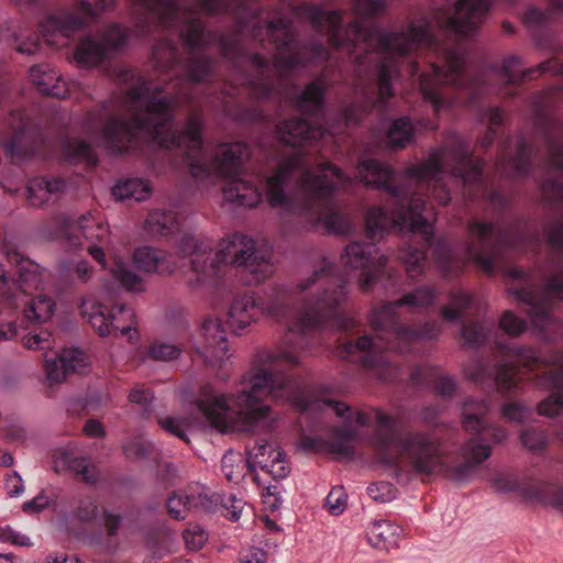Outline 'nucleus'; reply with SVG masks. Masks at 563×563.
Segmentation results:
<instances>
[{
    "instance_id": "obj_1",
    "label": "nucleus",
    "mask_w": 563,
    "mask_h": 563,
    "mask_svg": "<svg viewBox=\"0 0 563 563\" xmlns=\"http://www.w3.org/2000/svg\"><path fill=\"white\" fill-rule=\"evenodd\" d=\"M120 78L131 82L123 103L131 111L121 118L112 100H104L82 119L84 132L112 154H124L141 143L170 148L176 144V99L169 91L147 81L133 69H123Z\"/></svg>"
},
{
    "instance_id": "obj_2",
    "label": "nucleus",
    "mask_w": 563,
    "mask_h": 563,
    "mask_svg": "<svg viewBox=\"0 0 563 563\" xmlns=\"http://www.w3.org/2000/svg\"><path fill=\"white\" fill-rule=\"evenodd\" d=\"M241 384L243 387L230 396L217 391L210 383L200 389L197 406L208 422L221 433L233 430L236 417L242 431L253 432L261 426L271 428L273 410L265 398L301 406L300 386L289 374L253 368L242 377Z\"/></svg>"
},
{
    "instance_id": "obj_3",
    "label": "nucleus",
    "mask_w": 563,
    "mask_h": 563,
    "mask_svg": "<svg viewBox=\"0 0 563 563\" xmlns=\"http://www.w3.org/2000/svg\"><path fill=\"white\" fill-rule=\"evenodd\" d=\"M295 13L308 20L312 26L321 32L327 30L329 42L333 47H342L352 42L353 46L363 42L367 49H374L379 56L377 68L378 107L394 96L391 79L398 74V67L391 57L404 56L413 52L422 44H431V25L426 19L410 22L397 32H378L364 29L362 23L354 21L349 25L347 38H341L342 13L340 10L323 11L320 7L302 3L296 7Z\"/></svg>"
},
{
    "instance_id": "obj_4",
    "label": "nucleus",
    "mask_w": 563,
    "mask_h": 563,
    "mask_svg": "<svg viewBox=\"0 0 563 563\" xmlns=\"http://www.w3.org/2000/svg\"><path fill=\"white\" fill-rule=\"evenodd\" d=\"M18 5L32 7L40 0H13ZM140 11L133 30L137 37H147L157 31L172 32L176 25V0H132ZM115 0H77L78 10H58L40 23L43 38L52 45H65L66 40L82 29L88 20L110 9Z\"/></svg>"
},
{
    "instance_id": "obj_5",
    "label": "nucleus",
    "mask_w": 563,
    "mask_h": 563,
    "mask_svg": "<svg viewBox=\"0 0 563 563\" xmlns=\"http://www.w3.org/2000/svg\"><path fill=\"white\" fill-rule=\"evenodd\" d=\"M178 268L190 267L196 275L195 280H189L192 286L205 279L216 277L221 265H235L243 273L252 276V282L260 284L272 274L271 263L260 255L255 249L253 239L243 234H233L223 240L220 250L213 251L209 242L198 236L185 233L178 241Z\"/></svg>"
},
{
    "instance_id": "obj_6",
    "label": "nucleus",
    "mask_w": 563,
    "mask_h": 563,
    "mask_svg": "<svg viewBox=\"0 0 563 563\" xmlns=\"http://www.w3.org/2000/svg\"><path fill=\"white\" fill-rule=\"evenodd\" d=\"M405 175L417 183L432 184V196L439 205L446 206L451 201L448 188L441 184L444 175L459 180L463 187V195L473 199L479 196L495 201L499 194L487 192L483 185V163L473 157L466 144L454 137L451 144L433 151L422 163L405 170Z\"/></svg>"
},
{
    "instance_id": "obj_7",
    "label": "nucleus",
    "mask_w": 563,
    "mask_h": 563,
    "mask_svg": "<svg viewBox=\"0 0 563 563\" xmlns=\"http://www.w3.org/2000/svg\"><path fill=\"white\" fill-rule=\"evenodd\" d=\"M332 271L333 263L327 257H321L313 265L309 276L297 282L296 288L300 292L309 290L317 283L325 282V285L317 297L305 302L295 322L288 325V343L303 347V333L327 323H332L341 330L354 327V320L342 312L349 298L346 282L343 279L332 282Z\"/></svg>"
},
{
    "instance_id": "obj_8",
    "label": "nucleus",
    "mask_w": 563,
    "mask_h": 563,
    "mask_svg": "<svg viewBox=\"0 0 563 563\" xmlns=\"http://www.w3.org/2000/svg\"><path fill=\"white\" fill-rule=\"evenodd\" d=\"M335 183L346 185L351 178L330 163L308 169L305 158L295 154L266 178L265 197L272 208H288L299 195L313 200L328 199L335 190Z\"/></svg>"
},
{
    "instance_id": "obj_9",
    "label": "nucleus",
    "mask_w": 563,
    "mask_h": 563,
    "mask_svg": "<svg viewBox=\"0 0 563 563\" xmlns=\"http://www.w3.org/2000/svg\"><path fill=\"white\" fill-rule=\"evenodd\" d=\"M395 300L378 309L373 310L371 314V325L375 335H363L355 342L350 341L343 345L344 352L352 355L356 352L363 354L361 362L368 368L376 369L380 380L391 382L399 376V368L389 363L385 352L391 349H398V329H406L398 322L395 310L398 308Z\"/></svg>"
},
{
    "instance_id": "obj_10",
    "label": "nucleus",
    "mask_w": 563,
    "mask_h": 563,
    "mask_svg": "<svg viewBox=\"0 0 563 563\" xmlns=\"http://www.w3.org/2000/svg\"><path fill=\"white\" fill-rule=\"evenodd\" d=\"M357 178L366 186L388 192L395 198L401 210L394 216L393 222L407 228L411 233H421L428 243L432 238V225L422 216L424 199L421 195L410 194L406 188L393 185V172L384 163L365 159L357 166Z\"/></svg>"
},
{
    "instance_id": "obj_11",
    "label": "nucleus",
    "mask_w": 563,
    "mask_h": 563,
    "mask_svg": "<svg viewBox=\"0 0 563 563\" xmlns=\"http://www.w3.org/2000/svg\"><path fill=\"white\" fill-rule=\"evenodd\" d=\"M507 276L516 283L509 286L508 292L516 301L526 307L532 327L545 332L555 323L551 314L555 301H563V273L553 276L542 287H537L536 277L518 268L507 271Z\"/></svg>"
},
{
    "instance_id": "obj_12",
    "label": "nucleus",
    "mask_w": 563,
    "mask_h": 563,
    "mask_svg": "<svg viewBox=\"0 0 563 563\" xmlns=\"http://www.w3.org/2000/svg\"><path fill=\"white\" fill-rule=\"evenodd\" d=\"M266 32L269 41L275 44L279 53L275 55L273 65H269L260 54H253L250 57V62L256 71V78L251 81L252 93L257 99L271 96L275 88V81H279L288 71L300 65L297 56L283 54L284 49L290 47L295 36L289 20L269 21Z\"/></svg>"
},
{
    "instance_id": "obj_13",
    "label": "nucleus",
    "mask_w": 563,
    "mask_h": 563,
    "mask_svg": "<svg viewBox=\"0 0 563 563\" xmlns=\"http://www.w3.org/2000/svg\"><path fill=\"white\" fill-rule=\"evenodd\" d=\"M251 151L243 142L222 144L217 147L211 161L212 169L229 181L223 187V198L241 207L254 208L262 200V194L252 183L240 177Z\"/></svg>"
},
{
    "instance_id": "obj_14",
    "label": "nucleus",
    "mask_w": 563,
    "mask_h": 563,
    "mask_svg": "<svg viewBox=\"0 0 563 563\" xmlns=\"http://www.w3.org/2000/svg\"><path fill=\"white\" fill-rule=\"evenodd\" d=\"M444 69L437 64H431V73L420 76V91L423 99L429 101L435 111L443 106L441 88L444 85H453L457 88H476L478 79L474 77L466 62L464 52L453 48L443 53Z\"/></svg>"
},
{
    "instance_id": "obj_15",
    "label": "nucleus",
    "mask_w": 563,
    "mask_h": 563,
    "mask_svg": "<svg viewBox=\"0 0 563 563\" xmlns=\"http://www.w3.org/2000/svg\"><path fill=\"white\" fill-rule=\"evenodd\" d=\"M54 238L65 241L73 249L82 247L81 236L90 244L87 246L88 253L95 261L106 268V255L103 245L108 243L109 230L106 224L96 221L91 212L81 214L77 220L66 213L54 217Z\"/></svg>"
},
{
    "instance_id": "obj_16",
    "label": "nucleus",
    "mask_w": 563,
    "mask_h": 563,
    "mask_svg": "<svg viewBox=\"0 0 563 563\" xmlns=\"http://www.w3.org/2000/svg\"><path fill=\"white\" fill-rule=\"evenodd\" d=\"M510 355L530 372L544 366L555 368V372H545L541 379L542 385L555 391L538 404L537 411L540 416L548 418L561 415L563 412V352H553L542 358L531 347L516 346L510 350Z\"/></svg>"
},
{
    "instance_id": "obj_17",
    "label": "nucleus",
    "mask_w": 563,
    "mask_h": 563,
    "mask_svg": "<svg viewBox=\"0 0 563 563\" xmlns=\"http://www.w3.org/2000/svg\"><path fill=\"white\" fill-rule=\"evenodd\" d=\"M11 269L0 263V314L9 313L18 308L19 295H29L42 283L38 266L15 251L4 255Z\"/></svg>"
},
{
    "instance_id": "obj_18",
    "label": "nucleus",
    "mask_w": 563,
    "mask_h": 563,
    "mask_svg": "<svg viewBox=\"0 0 563 563\" xmlns=\"http://www.w3.org/2000/svg\"><path fill=\"white\" fill-rule=\"evenodd\" d=\"M395 446L410 470L418 475H431L443 465L442 443L434 433L409 431L399 435Z\"/></svg>"
},
{
    "instance_id": "obj_19",
    "label": "nucleus",
    "mask_w": 563,
    "mask_h": 563,
    "mask_svg": "<svg viewBox=\"0 0 563 563\" xmlns=\"http://www.w3.org/2000/svg\"><path fill=\"white\" fill-rule=\"evenodd\" d=\"M81 314L100 336L124 335L133 341L136 333V320L134 311L126 305H114L110 310L101 303L84 300L80 306Z\"/></svg>"
},
{
    "instance_id": "obj_20",
    "label": "nucleus",
    "mask_w": 563,
    "mask_h": 563,
    "mask_svg": "<svg viewBox=\"0 0 563 563\" xmlns=\"http://www.w3.org/2000/svg\"><path fill=\"white\" fill-rule=\"evenodd\" d=\"M128 38V33L122 26L110 25L99 37H84L75 49V59L84 67L97 66L111 53L123 48Z\"/></svg>"
},
{
    "instance_id": "obj_21",
    "label": "nucleus",
    "mask_w": 563,
    "mask_h": 563,
    "mask_svg": "<svg viewBox=\"0 0 563 563\" xmlns=\"http://www.w3.org/2000/svg\"><path fill=\"white\" fill-rule=\"evenodd\" d=\"M342 262L352 269H362L360 289L367 292L378 279L386 266L387 258L379 254L375 243L352 242L342 254Z\"/></svg>"
},
{
    "instance_id": "obj_22",
    "label": "nucleus",
    "mask_w": 563,
    "mask_h": 563,
    "mask_svg": "<svg viewBox=\"0 0 563 563\" xmlns=\"http://www.w3.org/2000/svg\"><path fill=\"white\" fill-rule=\"evenodd\" d=\"M201 330L206 345L203 349H197V353L212 367L223 368V372L218 374V377L227 382L231 376V371L227 368L231 353L222 322L217 318L206 319Z\"/></svg>"
},
{
    "instance_id": "obj_23",
    "label": "nucleus",
    "mask_w": 563,
    "mask_h": 563,
    "mask_svg": "<svg viewBox=\"0 0 563 563\" xmlns=\"http://www.w3.org/2000/svg\"><path fill=\"white\" fill-rule=\"evenodd\" d=\"M3 151L11 159L21 161L45 154L46 140L40 125L20 117V125L11 139L3 141Z\"/></svg>"
},
{
    "instance_id": "obj_24",
    "label": "nucleus",
    "mask_w": 563,
    "mask_h": 563,
    "mask_svg": "<svg viewBox=\"0 0 563 563\" xmlns=\"http://www.w3.org/2000/svg\"><path fill=\"white\" fill-rule=\"evenodd\" d=\"M202 120L199 115H191L183 132L178 131V156L184 153V163L190 167L194 177L209 173L207 158L201 140Z\"/></svg>"
},
{
    "instance_id": "obj_25",
    "label": "nucleus",
    "mask_w": 563,
    "mask_h": 563,
    "mask_svg": "<svg viewBox=\"0 0 563 563\" xmlns=\"http://www.w3.org/2000/svg\"><path fill=\"white\" fill-rule=\"evenodd\" d=\"M472 243L468 255L486 273L493 272V262L499 254L498 234L492 223L472 222L468 225Z\"/></svg>"
},
{
    "instance_id": "obj_26",
    "label": "nucleus",
    "mask_w": 563,
    "mask_h": 563,
    "mask_svg": "<svg viewBox=\"0 0 563 563\" xmlns=\"http://www.w3.org/2000/svg\"><path fill=\"white\" fill-rule=\"evenodd\" d=\"M55 311L54 300L46 295H38L25 303L16 321L0 322V340H11L18 334V327L36 330L47 322Z\"/></svg>"
},
{
    "instance_id": "obj_27",
    "label": "nucleus",
    "mask_w": 563,
    "mask_h": 563,
    "mask_svg": "<svg viewBox=\"0 0 563 563\" xmlns=\"http://www.w3.org/2000/svg\"><path fill=\"white\" fill-rule=\"evenodd\" d=\"M490 5L492 0H457L454 13L440 25L451 29L459 36H473L484 22Z\"/></svg>"
},
{
    "instance_id": "obj_28",
    "label": "nucleus",
    "mask_w": 563,
    "mask_h": 563,
    "mask_svg": "<svg viewBox=\"0 0 563 563\" xmlns=\"http://www.w3.org/2000/svg\"><path fill=\"white\" fill-rule=\"evenodd\" d=\"M261 317V296L246 292L233 298L228 311V324L234 334L241 335Z\"/></svg>"
},
{
    "instance_id": "obj_29",
    "label": "nucleus",
    "mask_w": 563,
    "mask_h": 563,
    "mask_svg": "<svg viewBox=\"0 0 563 563\" xmlns=\"http://www.w3.org/2000/svg\"><path fill=\"white\" fill-rule=\"evenodd\" d=\"M531 148L521 137L508 140L501 150L496 168L500 174L509 177L526 175L530 167Z\"/></svg>"
},
{
    "instance_id": "obj_30",
    "label": "nucleus",
    "mask_w": 563,
    "mask_h": 563,
    "mask_svg": "<svg viewBox=\"0 0 563 563\" xmlns=\"http://www.w3.org/2000/svg\"><path fill=\"white\" fill-rule=\"evenodd\" d=\"M99 515V506L92 497L78 498L71 510L65 516L67 532L78 540H86L88 538L87 526L95 523Z\"/></svg>"
},
{
    "instance_id": "obj_31",
    "label": "nucleus",
    "mask_w": 563,
    "mask_h": 563,
    "mask_svg": "<svg viewBox=\"0 0 563 563\" xmlns=\"http://www.w3.org/2000/svg\"><path fill=\"white\" fill-rule=\"evenodd\" d=\"M520 64L521 60L517 56H509L505 59L499 73L507 84H518L526 78H534L543 73L563 75V57L554 56L540 63L536 68H529L526 70L517 69Z\"/></svg>"
},
{
    "instance_id": "obj_32",
    "label": "nucleus",
    "mask_w": 563,
    "mask_h": 563,
    "mask_svg": "<svg viewBox=\"0 0 563 563\" xmlns=\"http://www.w3.org/2000/svg\"><path fill=\"white\" fill-rule=\"evenodd\" d=\"M85 354L79 349H64L60 354L49 357L45 354L44 367L51 383H59L69 373L81 372Z\"/></svg>"
},
{
    "instance_id": "obj_33",
    "label": "nucleus",
    "mask_w": 563,
    "mask_h": 563,
    "mask_svg": "<svg viewBox=\"0 0 563 563\" xmlns=\"http://www.w3.org/2000/svg\"><path fill=\"white\" fill-rule=\"evenodd\" d=\"M276 134L280 142L296 147L301 145L303 141L322 137L324 130L320 126H312L306 120L297 118L280 122L276 128Z\"/></svg>"
},
{
    "instance_id": "obj_34",
    "label": "nucleus",
    "mask_w": 563,
    "mask_h": 563,
    "mask_svg": "<svg viewBox=\"0 0 563 563\" xmlns=\"http://www.w3.org/2000/svg\"><path fill=\"white\" fill-rule=\"evenodd\" d=\"M66 189L63 178L34 177L26 186L27 200L33 207H42L58 199Z\"/></svg>"
},
{
    "instance_id": "obj_35",
    "label": "nucleus",
    "mask_w": 563,
    "mask_h": 563,
    "mask_svg": "<svg viewBox=\"0 0 563 563\" xmlns=\"http://www.w3.org/2000/svg\"><path fill=\"white\" fill-rule=\"evenodd\" d=\"M30 78L38 91L44 95L65 98L68 93L66 82L54 68L48 65H34L30 69Z\"/></svg>"
},
{
    "instance_id": "obj_36",
    "label": "nucleus",
    "mask_w": 563,
    "mask_h": 563,
    "mask_svg": "<svg viewBox=\"0 0 563 563\" xmlns=\"http://www.w3.org/2000/svg\"><path fill=\"white\" fill-rule=\"evenodd\" d=\"M178 503L188 507V509L212 511L220 503V497L216 494H209L199 483H191L181 494H178Z\"/></svg>"
},
{
    "instance_id": "obj_37",
    "label": "nucleus",
    "mask_w": 563,
    "mask_h": 563,
    "mask_svg": "<svg viewBox=\"0 0 563 563\" xmlns=\"http://www.w3.org/2000/svg\"><path fill=\"white\" fill-rule=\"evenodd\" d=\"M401 529L399 526L388 521L380 520L371 523L367 527L366 536L368 542L377 549L389 551L395 548Z\"/></svg>"
},
{
    "instance_id": "obj_38",
    "label": "nucleus",
    "mask_w": 563,
    "mask_h": 563,
    "mask_svg": "<svg viewBox=\"0 0 563 563\" xmlns=\"http://www.w3.org/2000/svg\"><path fill=\"white\" fill-rule=\"evenodd\" d=\"M462 423L467 432L479 433L483 430L484 417L489 412L486 400L466 399L462 405Z\"/></svg>"
},
{
    "instance_id": "obj_39",
    "label": "nucleus",
    "mask_w": 563,
    "mask_h": 563,
    "mask_svg": "<svg viewBox=\"0 0 563 563\" xmlns=\"http://www.w3.org/2000/svg\"><path fill=\"white\" fill-rule=\"evenodd\" d=\"M439 290L431 285H421L395 300V305L419 311L431 307L439 297Z\"/></svg>"
},
{
    "instance_id": "obj_40",
    "label": "nucleus",
    "mask_w": 563,
    "mask_h": 563,
    "mask_svg": "<svg viewBox=\"0 0 563 563\" xmlns=\"http://www.w3.org/2000/svg\"><path fill=\"white\" fill-rule=\"evenodd\" d=\"M151 192L150 184L141 178L120 180L112 188L113 196L119 200L134 199L136 201H144L151 196Z\"/></svg>"
},
{
    "instance_id": "obj_41",
    "label": "nucleus",
    "mask_w": 563,
    "mask_h": 563,
    "mask_svg": "<svg viewBox=\"0 0 563 563\" xmlns=\"http://www.w3.org/2000/svg\"><path fill=\"white\" fill-rule=\"evenodd\" d=\"M545 137L548 142V166L563 173V125L551 123Z\"/></svg>"
},
{
    "instance_id": "obj_42",
    "label": "nucleus",
    "mask_w": 563,
    "mask_h": 563,
    "mask_svg": "<svg viewBox=\"0 0 563 563\" xmlns=\"http://www.w3.org/2000/svg\"><path fill=\"white\" fill-rule=\"evenodd\" d=\"M324 101V86L322 81L310 82L297 99L298 110L305 114H316Z\"/></svg>"
},
{
    "instance_id": "obj_43",
    "label": "nucleus",
    "mask_w": 563,
    "mask_h": 563,
    "mask_svg": "<svg viewBox=\"0 0 563 563\" xmlns=\"http://www.w3.org/2000/svg\"><path fill=\"white\" fill-rule=\"evenodd\" d=\"M63 151L71 163H85L88 166H95L98 163L96 151L86 141L69 139L64 143Z\"/></svg>"
},
{
    "instance_id": "obj_44",
    "label": "nucleus",
    "mask_w": 563,
    "mask_h": 563,
    "mask_svg": "<svg viewBox=\"0 0 563 563\" xmlns=\"http://www.w3.org/2000/svg\"><path fill=\"white\" fill-rule=\"evenodd\" d=\"M441 325L434 322H427L420 329H398V350L405 351L407 345L421 339H434L441 333Z\"/></svg>"
},
{
    "instance_id": "obj_45",
    "label": "nucleus",
    "mask_w": 563,
    "mask_h": 563,
    "mask_svg": "<svg viewBox=\"0 0 563 563\" xmlns=\"http://www.w3.org/2000/svg\"><path fill=\"white\" fill-rule=\"evenodd\" d=\"M176 225L174 211L153 210L146 219V228L152 234L169 235Z\"/></svg>"
},
{
    "instance_id": "obj_46",
    "label": "nucleus",
    "mask_w": 563,
    "mask_h": 563,
    "mask_svg": "<svg viewBox=\"0 0 563 563\" xmlns=\"http://www.w3.org/2000/svg\"><path fill=\"white\" fill-rule=\"evenodd\" d=\"M376 420L379 429L375 433V442L383 449H389L397 444L399 437L395 431V419L379 410L376 411Z\"/></svg>"
},
{
    "instance_id": "obj_47",
    "label": "nucleus",
    "mask_w": 563,
    "mask_h": 563,
    "mask_svg": "<svg viewBox=\"0 0 563 563\" xmlns=\"http://www.w3.org/2000/svg\"><path fill=\"white\" fill-rule=\"evenodd\" d=\"M412 139V125L407 118L395 120L387 132V144L391 148L405 147Z\"/></svg>"
},
{
    "instance_id": "obj_48",
    "label": "nucleus",
    "mask_w": 563,
    "mask_h": 563,
    "mask_svg": "<svg viewBox=\"0 0 563 563\" xmlns=\"http://www.w3.org/2000/svg\"><path fill=\"white\" fill-rule=\"evenodd\" d=\"M550 8L545 11L531 8L523 18L528 27H539L554 19V15L563 13V0H550Z\"/></svg>"
},
{
    "instance_id": "obj_49",
    "label": "nucleus",
    "mask_w": 563,
    "mask_h": 563,
    "mask_svg": "<svg viewBox=\"0 0 563 563\" xmlns=\"http://www.w3.org/2000/svg\"><path fill=\"white\" fill-rule=\"evenodd\" d=\"M133 260L136 267L145 272H162L164 269L159 252L148 246L137 247L134 251Z\"/></svg>"
},
{
    "instance_id": "obj_50",
    "label": "nucleus",
    "mask_w": 563,
    "mask_h": 563,
    "mask_svg": "<svg viewBox=\"0 0 563 563\" xmlns=\"http://www.w3.org/2000/svg\"><path fill=\"white\" fill-rule=\"evenodd\" d=\"M461 455L479 467L483 462L490 457L492 446L484 443L482 438H472L461 449Z\"/></svg>"
},
{
    "instance_id": "obj_51",
    "label": "nucleus",
    "mask_w": 563,
    "mask_h": 563,
    "mask_svg": "<svg viewBox=\"0 0 563 563\" xmlns=\"http://www.w3.org/2000/svg\"><path fill=\"white\" fill-rule=\"evenodd\" d=\"M260 460L258 467H261L265 473L272 475L275 479H283L290 472V467L285 460V455L279 449L277 452H272L271 455H267V459Z\"/></svg>"
},
{
    "instance_id": "obj_52",
    "label": "nucleus",
    "mask_w": 563,
    "mask_h": 563,
    "mask_svg": "<svg viewBox=\"0 0 563 563\" xmlns=\"http://www.w3.org/2000/svg\"><path fill=\"white\" fill-rule=\"evenodd\" d=\"M111 273L113 277L128 290L139 291L142 289L141 278L129 268L128 263L122 258L114 261L111 267Z\"/></svg>"
},
{
    "instance_id": "obj_53",
    "label": "nucleus",
    "mask_w": 563,
    "mask_h": 563,
    "mask_svg": "<svg viewBox=\"0 0 563 563\" xmlns=\"http://www.w3.org/2000/svg\"><path fill=\"white\" fill-rule=\"evenodd\" d=\"M178 31H180L181 36L185 38L186 46L190 49L201 46L208 42L207 38L213 37L212 34L206 33L202 24L197 20H192L186 25L178 24Z\"/></svg>"
},
{
    "instance_id": "obj_54",
    "label": "nucleus",
    "mask_w": 563,
    "mask_h": 563,
    "mask_svg": "<svg viewBox=\"0 0 563 563\" xmlns=\"http://www.w3.org/2000/svg\"><path fill=\"white\" fill-rule=\"evenodd\" d=\"M355 431L352 429H339L334 432L333 439L329 442V450L341 457L351 459L354 454L351 445Z\"/></svg>"
},
{
    "instance_id": "obj_55",
    "label": "nucleus",
    "mask_w": 563,
    "mask_h": 563,
    "mask_svg": "<svg viewBox=\"0 0 563 563\" xmlns=\"http://www.w3.org/2000/svg\"><path fill=\"white\" fill-rule=\"evenodd\" d=\"M399 256L406 265L407 274L410 278L415 279L422 274V266L426 260L423 250L408 246L400 251Z\"/></svg>"
},
{
    "instance_id": "obj_56",
    "label": "nucleus",
    "mask_w": 563,
    "mask_h": 563,
    "mask_svg": "<svg viewBox=\"0 0 563 563\" xmlns=\"http://www.w3.org/2000/svg\"><path fill=\"white\" fill-rule=\"evenodd\" d=\"M365 223L367 236L374 240L388 228L390 220L383 208L375 207L367 211Z\"/></svg>"
},
{
    "instance_id": "obj_57",
    "label": "nucleus",
    "mask_w": 563,
    "mask_h": 563,
    "mask_svg": "<svg viewBox=\"0 0 563 563\" xmlns=\"http://www.w3.org/2000/svg\"><path fill=\"white\" fill-rule=\"evenodd\" d=\"M470 306L471 297L466 292L455 291L450 296V303L442 307L441 314L446 321H455Z\"/></svg>"
},
{
    "instance_id": "obj_58",
    "label": "nucleus",
    "mask_w": 563,
    "mask_h": 563,
    "mask_svg": "<svg viewBox=\"0 0 563 563\" xmlns=\"http://www.w3.org/2000/svg\"><path fill=\"white\" fill-rule=\"evenodd\" d=\"M181 537L185 548L191 552L201 550L208 541V532L198 523H188L183 530Z\"/></svg>"
},
{
    "instance_id": "obj_59",
    "label": "nucleus",
    "mask_w": 563,
    "mask_h": 563,
    "mask_svg": "<svg viewBox=\"0 0 563 563\" xmlns=\"http://www.w3.org/2000/svg\"><path fill=\"white\" fill-rule=\"evenodd\" d=\"M520 440L522 445L531 452H542L548 445L545 431L537 427H528L521 430Z\"/></svg>"
},
{
    "instance_id": "obj_60",
    "label": "nucleus",
    "mask_w": 563,
    "mask_h": 563,
    "mask_svg": "<svg viewBox=\"0 0 563 563\" xmlns=\"http://www.w3.org/2000/svg\"><path fill=\"white\" fill-rule=\"evenodd\" d=\"M262 316L272 317L278 320H284L289 316V308L282 295L276 294L267 299L261 297Z\"/></svg>"
},
{
    "instance_id": "obj_61",
    "label": "nucleus",
    "mask_w": 563,
    "mask_h": 563,
    "mask_svg": "<svg viewBox=\"0 0 563 563\" xmlns=\"http://www.w3.org/2000/svg\"><path fill=\"white\" fill-rule=\"evenodd\" d=\"M529 499H538L544 505L563 508V489L553 484H544L539 490L527 496Z\"/></svg>"
},
{
    "instance_id": "obj_62",
    "label": "nucleus",
    "mask_w": 563,
    "mask_h": 563,
    "mask_svg": "<svg viewBox=\"0 0 563 563\" xmlns=\"http://www.w3.org/2000/svg\"><path fill=\"white\" fill-rule=\"evenodd\" d=\"M212 60L203 55H195L190 59L188 75L189 79L195 82L207 80L212 73Z\"/></svg>"
},
{
    "instance_id": "obj_63",
    "label": "nucleus",
    "mask_w": 563,
    "mask_h": 563,
    "mask_svg": "<svg viewBox=\"0 0 563 563\" xmlns=\"http://www.w3.org/2000/svg\"><path fill=\"white\" fill-rule=\"evenodd\" d=\"M494 380L497 390L500 393L515 390L519 385L516 372L512 365L509 364H503L497 367Z\"/></svg>"
},
{
    "instance_id": "obj_64",
    "label": "nucleus",
    "mask_w": 563,
    "mask_h": 563,
    "mask_svg": "<svg viewBox=\"0 0 563 563\" xmlns=\"http://www.w3.org/2000/svg\"><path fill=\"white\" fill-rule=\"evenodd\" d=\"M489 328L481 323H471L464 325L461 331L463 344L468 347H477L486 342Z\"/></svg>"
}]
</instances>
